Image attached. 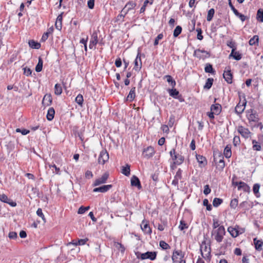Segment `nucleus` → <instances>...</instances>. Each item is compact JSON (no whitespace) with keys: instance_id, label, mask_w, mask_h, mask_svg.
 Returning <instances> with one entry per match:
<instances>
[{"instance_id":"obj_1","label":"nucleus","mask_w":263,"mask_h":263,"mask_svg":"<svg viewBox=\"0 0 263 263\" xmlns=\"http://www.w3.org/2000/svg\"><path fill=\"white\" fill-rule=\"evenodd\" d=\"M226 231L223 226H221L218 228L213 230L212 232V235L217 242H222Z\"/></svg>"},{"instance_id":"obj_2","label":"nucleus","mask_w":263,"mask_h":263,"mask_svg":"<svg viewBox=\"0 0 263 263\" xmlns=\"http://www.w3.org/2000/svg\"><path fill=\"white\" fill-rule=\"evenodd\" d=\"M170 154L175 164L180 165L183 162L184 160V157L181 154L176 153L175 149H172L170 151Z\"/></svg>"},{"instance_id":"obj_3","label":"nucleus","mask_w":263,"mask_h":263,"mask_svg":"<svg viewBox=\"0 0 263 263\" xmlns=\"http://www.w3.org/2000/svg\"><path fill=\"white\" fill-rule=\"evenodd\" d=\"M246 117L250 123H257L259 121L258 115L253 109L247 110L246 112Z\"/></svg>"},{"instance_id":"obj_4","label":"nucleus","mask_w":263,"mask_h":263,"mask_svg":"<svg viewBox=\"0 0 263 263\" xmlns=\"http://www.w3.org/2000/svg\"><path fill=\"white\" fill-rule=\"evenodd\" d=\"M200 251L202 256L205 258H208L211 254V247L210 245L203 241L200 245Z\"/></svg>"},{"instance_id":"obj_5","label":"nucleus","mask_w":263,"mask_h":263,"mask_svg":"<svg viewBox=\"0 0 263 263\" xmlns=\"http://www.w3.org/2000/svg\"><path fill=\"white\" fill-rule=\"evenodd\" d=\"M167 92L171 97L178 100L179 102H183L184 101V99L182 96L179 93V91L176 88H173L172 87L171 89L169 88L167 89Z\"/></svg>"},{"instance_id":"obj_6","label":"nucleus","mask_w":263,"mask_h":263,"mask_svg":"<svg viewBox=\"0 0 263 263\" xmlns=\"http://www.w3.org/2000/svg\"><path fill=\"white\" fill-rule=\"evenodd\" d=\"M194 55L199 59L204 60L210 57V53L204 50L196 49L194 52Z\"/></svg>"},{"instance_id":"obj_7","label":"nucleus","mask_w":263,"mask_h":263,"mask_svg":"<svg viewBox=\"0 0 263 263\" xmlns=\"http://www.w3.org/2000/svg\"><path fill=\"white\" fill-rule=\"evenodd\" d=\"M109 154L106 151H102L98 158V163L104 165L108 160Z\"/></svg>"},{"instance_id":"obj_8","label":"nucleus","mask_w":263,"mask_h":263,"mask_svg":"<svg viewBox=\"0 0 263 263\" xmlns=\"http://www.w3.org/2000/svg\"><path fill=\"white\" fill-rule=\"evenodd\" d=\"M141 54L140 51L139 50L137 57L134 61V69L136 71H139L142 67V61H141Z\"/></svg>"},{"instance_id":"obj_9","label":"nucleus","mask_w":263,"mask_h":263,"mask_svg":"<svg viewBox=\"0 0 263 263\" xmlns=\"http://www.w3.org/2000/svg\"><path fill=\"white\" fill-rule=\"evenodd\" d=\"M237 131L242 137L246 139L248 138L251 134L248 128L242 125H239L237 127Z\"/></svg>"},{"instance_id":"obj_10","label":"nucleus","mask_w":263,"mask_h":263,"mask_svg":"<svg viewBox=\"0 0 263 263\" xmlns=\"http://www.w3.org/2000/svg\"><path fill=\"white\" fill-rule=\"evenodd\" d=\"M155 153L154 148L149 146L143 150L142 155L144 158L149 159L153 156Z\"/></svg>"},{"instance_id":"obj_11","label":"nucleus","mask_w":263,"mask_h":263,"mask_svg":"<svg viewBox=\"0 0 263 263\" xmlns=\"http://www.w3.org/2000/svg\"><path fill=\"white\" fill-rule=\"evenodd\" d=\"M156 252H147L144 253H142L140 256L141 259H149L151 260H154L156 258Z\"/></svg>"},{"instance_id":"obj_12","label":"nucleus","mask_w":263,"mask_h":263,"mask_svg":"<svg viewBox=\"0 0 263 263\" xmlns=\"http://www.w3.org/2000/svg\"><path fill=\"white\" fill-rule=\"evenodd\" d=\"M108 176H109V174L108 173H105L104 174H103V175L97 179L94 183H93V185L94 186H98V185H100L101 184H103V183H105L108 178Z\"/></svg>"},{"instance_id":"obj_13","label":"nucleus","mask_w":263,"mask_h":263,"mask_svg":"<svg viewBox=\"0 0 263 263\" xmlns=\"http://www.w3.org/2000/svg\"><path fill=\"white\" fill-rule=\"evenodd\" d=\"M246 104H247V101L246 100V99H245L243 101L242 103H241L240 102L235 107V112L237 115L241 114L243 112V111L246 108Z\"/></svg>"},{"instance_id":"obj_14","label":"nucleus","mask_w":263,"mask_h":263,"mask_svg":"<svg viewBox=\"0 0 263 263\" xmlns=\"http://www.w3.org/2000/svg\"><path fill=\"white\" fill-rule=\"evenodd\" d=\"M98 43V34L96 32H93L91 35L89 47L90 49L95 48L96 45Z\"/></svg>"},{"instance_id":"obj_15","label":"nucleus","mask_w":263,"mask_h":263,"mask_svg":"<svg viewBox=\"0 0 263 263\" xmlns=\"http://www.w3.org/2000/svg\"><path fill=\"white\" fill-rule=\"evenodd\" d=\"M136 3L133 1H129L122 9V12L128 13L130 10L134 9L136 6Z\"/></svg>"},{"instance_id":"obj_16","label":"nucleus","mask_w":263,"mask_h":263,"mask_svg":"<svg viewBox=\"0 0 263 263\" xmlns=\"http://www.w3.org/2000/svg\"><path fill=\"white\" fill-rule=\"evenodd\" d=\"M182 171L179 168L177 171L175 176H174V178L172 181V184L174 186H177L178 184L179 180H181L182 178Z\"/></svg>"},{"instance_id":"obj_17","label":"nucleus","mask_w":263,"mask_h":263,"mask_svg":"<svg viewBox=\"0 0 263 263\" xmlns=\"http://www.w3.org/2000/svg\"><path fill=\"white\" fill-rule=\"evenodd\" d=\"M141 228L142 231L145 234H151L152 232V231L151 228L149 227L148 221L143 220L141 224Z\"/></svg>"},{"instance_id":"obj_18","label":"nucleus","mask_w":263,"mask_h":263,"mask_svg":"<svg viewBox=\"0 0 263 263\" xmlns=\"http://www.w3.org/2000/svg\"><path fill=\"white\" fill-rule=\"evenodd\" d=\"M112 187V185L108 184V185H103L101 186L95 188L93 190V192H101V193H105L109 190Z\"/></svg>"},{"instance_id":"obj_19","label":"nucleus","mask_w":263,"mask_h":263,"mask_svg":"<svg viewBox=\"0 0 263 263\" xmlns=\"http://www.w3.org/2000/svg\"><path fill=\"white\" fill-rule=\"evenodd\" d=\"M131 185L137 187L138 189H141L142 186L139 179L136 176L134 175L130 179Z\"/></svg>"},{"instance_id":"obj_20","label":"nucleus","mask_w":263,"mask_h":263,"mask_svg":"<svg viewBox=\"0 0 263 263\" xmlns=\"http://www.w3.org/2000/svg\"><path fill=\"white\" fill-rule=\"evenodd\" d=\"M236 48L232 49L231 52L230 54L229 58H233L234 59L239 61L242 58V55L238 51H235Z\"/></svg>"},{"instance_id":"obj_21","label":"nucleus","mask_w":263,"mask_h":263,"mask_svg":"<svg viewBox=\"0 0 263 263\" xmlns=\"http://www.w3.org/2000/svg\"><path fill=\"white\" fill-rule=\"evenodd\" d=\"M242 190L245 192L249 193L250 192V187L246 183L240 181L239 185L238 187V190Z\"/></svg>"},{"instance_id":"obj_22","label":"nucleus","mask_w":263,"mask_h":263,"mask_svg":"<svg viewBox=\"0 0 263 263\" xmlns=\"http://www.w3.org/2000/svg\"><path fill=\"white\" fill-rule=\"evenodd\" d=\"M211 111L216 115H219L221 111V106L218 103L213 104L211 106Z\"/></svg>"},{"instance_id":"obj_23","label":"nucleus","mask_w":263,"mask_h":263,"mask_svg":"<svg viewBox=\"0 0 263 263\" xmlns=\"http://www.w3.org/2000/svg\"><path fill=\"white\" fill-rule=\"evenodd\" d=\"M196 157L200 166L203 167L206 165L207 161L205 157L200 155H196Z\"/></svg>"},{"instance_id":"obj_24","label":"nucleus","mask_w":263,"mask_h":263,"mask_svg":"<svg viewBox=\"0 0 263 263\" xmlns=\"http://www.w3.org/2000/svg\"><path fill=\"white\" fill-rule=\"evenodd\" d=\"M163 79H166V81L173 88L175 87L176 83L175 80L170 75H165L163 77Z\"/></svg>"},{"instance_id":"obj_25","label":"nucleus","mask_w":263,"mask_h":263,"mask_svg":"<svg viewBox=\"0 0 263 263\" xmlns=\"http://www.w3.org/2000/svg\"><path fill=\"white\" fill-rule=\"evenodd\" d=\"M223 76L228 83L231 84L232 83L233 76L230 70L224 71Z\"/></svg>"},{"instance_id":"obj_26","label":"nucleus","mask_w":263,"mask_h":263,"mask_svg":"<svg viewBox=\"0 0 263 263\" xmlns=\"http://www.w3.org/2000/svg\"><path fill=\"white\" fill-rule=\"evenodd\" d=\"M228 231L230 233V234L233 237H236L239 235V233L238 229L237 228V226H235V227H229L228 228Z\"/></svg>"},{"instance_id":"obj_27","label":"nucleus","mask_w":263,"mask_h":263,"mask_svg":"<svg viewBox=\"0 0 263 263\" xmlns=\"http://www.w3.org/2000/svg\"><path fill=\"white\" fill-rule=\"evenodd\" d=\"M136 97V87H134L130 89L129 94L127 96L126 100L129 102L133 101Z\"/></svg>"},{"instance_id":"obj_28","label":"nucleus","mask_w":263,"mask_h":263,"mask_svg":"<svg viewBox=\"0 0 263 263\" xmlns=\"http://www.w3.org/2000/svg\"><path fill=\"white\" fill-rule=\"evenodd\" d=\"M178 256H180L181 258H183L184 253L181 251H175L173 252L172 256V260L174 262L177 261Z\"/></svg>"},{"instance_id":"obj_29","label":"nucleus","mask_w":263,"mask_h":263,"mask_svg":"<svg viewBox=\"0 0 263 263\" xmlns=\"http://www.w3.org/2000/svg\"><path fill=\"white\" fill-rule=\"evenodd\" d=\"M55 114V110L53 107H50L47 111L46 115L47 119L48 121H51L54 118Z\"/></svg>"},{"instance_id":"obj_30","label":"nucleus","mask_w":263,"mask_h":263,"mask_svg":"<svg viewBox=\"0 0 263 263\" xmlns=\"http://www.w3.org/2000/svg\"><path fill=\"white\" fill-rule=\"evenodd\" d=\"M223 154L227 158H229L232 156L231 147L229 145H227L224 148Z\"/></svg>"},{"instance_id":"obj_31","label":"nucleus","mask_w":263,"mask_h":263,"mask_svg":"<svg viewBox=\"0 0 263 263\" xmlns=\"http://www.w3.org/2000/svg\"><path fill=\"white\" fill-rule=\"evenodd\" d=\"M29 46L33 49H38L41 47V44L34 40H30L29 41Z\"/></svg>"},{"instance_id":"obj_32","label":"nucleus","mask_w":263,"mask_h":263,"mask_svg":"<svg viewBox=\"0 0 263 263\" xmlns=\"http://www.w3.org/2000/svg\"><path fill=\"white\" fill-rule=\"evenodd\" d=\"M52 102V99L50 95H46L44 96L42 103L43 104L46 106L49 105Z\"/></svg>"},{"instance_id":"obj_33","label":"nucleus","mask_w":263,"mask_h":263,"mask_svg":"<svg viewBox=\"0 0 263 263\" xmlns=\"http://www.w3.org/2000/svg\"><path fill=\"white\" fill-rule=\"evenodd\" d=\"M130 165L126 164L125 166H122L121 173L126 176H129L130 175Z\"/></svg>"},{"instance_id":"obj_34","label":"nucleus","mask_w":263,"mask_h":263,"mask_svg":"<svg viewBox=\"0 0 263 263\" xmlns=\"http://www.w3.org/2000/svg\"><path fill=\"white\" fill-rule=\"evenodd\" d=\"M204 71L206 73H210L212 74H214L215 73V70L213 69L212 65L209 63H207L205 65Z\"/></svg>"},{"instance_id":"obj_35","label":"nucleus","mask_w":263,"mask_h":263,"mask_svg":"<svg viewBox=\"0 0 263 263\" xmlns=\"http://www.w3.org/2000/svg\"><path fill=\"white\" fill-rule=\"evenodd\" d=\"M260 188V184L258 183H255L254 184L253 187V191L255 196L257 198L259 197L260 195L259 192Z\"/></svg>"},{"instance_id":"obj_36","label":"nucleus","mask_w":263,"mask_h":263,"mask_svg":"<svg viewBox=\"0 0 263 263\" xmlns=\"http://www.w3.org/2000/svg\"><path fill=\"white\" fill-rule=\"evenodd\" d=\"M253 241L255 245V247L256 250H260L263 246V241L257 240L256 238H254Z\"/></svg>"},{"instance_id":"obj_37","label":"nucleus","mask_w":263,"mask_h":263,"mask_svg":"<svg viewBox=\"0 0 263 263\" xmlns=\"http://www.w3.org/2000/svg\"><path fill=\"white\" fill-rule=\"evenodd\" d=\"M225 167V163L223 160V158L220 159L216 166V168L220 171H222L224 167Z\"/></svg>"},{"instance_id":"obj_38","label":"nucleus","mask_w":263,"mask_h":263,"mask_svg":"<svg viewBox=\"0 0 263 263\" xmlns=\"http://www.w3.org/2000/svg\"><path fill=\"white\" fill-rule=\"evenodd\" d=\"M43 61L41 57L39 58V61L35 66V71L37 72H40L42 70Z\"/></svg>"},{"instance_id":"obj_39","label":"nucleus","mask_w":263,"mask_h":263,"mask_svg":"<svg viewBox=\"0 0 263 263\" xmlns=\"http://www.w3.org/2000/svg\"><path fill=\"white\" fill-rule=\"evenodd\" d=\"M259 37L258 35H254L249 41V44L250 46L255 45L258 44Z\"/></svg>"},{"instance_id":"obj_40","label":"nucleus","mask_w":263,"mask_h":263,"mask_svg":"<svg viewBox=\"0 0 263 263\" xmlns=\"http://www.w3.org/2000/svg\"><path fill=\"white\" fill-rule=\"evenodd\" d=\"M256 19L259 22H263V10L259 9L257 12Z\"/></svg>"},{"instance_id":"obj_41","label":"nucleus","mask_w":263,"mask_h":263,"mask_svg":"<svg viewBox=\"0 0 263 263\" xmlns=\"http://www.w3.org/2000/svg\"><path fill=\"white\" fill-rule=\"evenodd\" d=\"M252 148L254 151H260L261 149V145L255 140H252Z\"/></svg>"},{"instance_id":"obj_42","label":"nucleus","mask_w":263,"mask_h":263,"mask_svg":"<svg viewBox=\"0 0 263 263\" xmlns=\"http://www.w3.org/2000/svg\"><path fill=\"white\" fill-rule=\"evenodd\" d=\"M215 13V10L213 8L210 9L208 12V15L206 17V20L210 22L211 21Z\"/></svg>"},{"instance_id":"obj_43","label":"nucleus","mask_w":263,"mask_h":263,"mask_svg":"<svg viewBox=\"0 0 263 263\" xmlns=\"http://www.w3.org/2000/svg\"><path fill=\"white\" fill-rule=\"evenodd\" d=\"M62 92V88L60 84H56L54 86V93L57 95H60Z\"/></svg>"},{"instance_id":"obj_44","label":"nucleus","mask_w":263,"mask_h":263,"mask_svg":"<svg viewBox=\"0 0 263 263\" xmlns=\"http://www.w3.org/2000/svg\"><path fill=\"white\" fill-rule=\"evenodd\" d=\"M213 82V79L212 78H208L205 82V85H204V88L206 89H209L212 86Z\"/></svg>"},{"instance_id":"obj_45","label":"nucleus","mask_w":263,"mask_h":263,"mask_svg":"<svg viewBox=\"0 0 263 263\" xmlns=\"http://www.w3.org/2000/svg\"><path fill=\"white\" fill-rule=\"evenodd\" d=\"M222 202L223 200L222 199L215 198L213 201V205L214 207H218L222 203Z\"/></svg>"},{"instance_id":"obj_46","label":"nucleus","mask_w":263,"mask_h":263,"mask_svg":"<svg viewBox=\"0 0 263 263\" xmlns=\"http://www.w3.org/2000/svg\"><path fill=\"white\" fill-rule=\"evenodd\" d=\"M75 101L79 105L82 106L84 101L83 96L81 94H79L76 98Z\"/></svg>"},{"instance_id":"obj_47","label":"nucleus","mask_w":263,"mask_h":263,"mask_svg":"<svg viewBox=\"0 0 263 263\" xmlns=\"http://www.w3.org/2000/svg\"><path fill=\"white\" fill-rule=\"evenodd\" d=\"M189 227L188 224L183 220L180 221V224L179 226V229L181 231H183L184 229H187Z\"/></svg>"},{"instance_id":"obj_48","label":"nucleus","mask_w":263,"mask_h":263,"mask_svg":"<svg viewBox=\"0 0 263 263\" xmlns=\"http://www.w3.org/2000/svg\"><path fill=\"white\" fill-rule=\"evenodd\" d=\"M182 31V28L180 26H177L176 28L175 29L174 32H173V35L174 37H177Z\"/></svg>"},{"instance_id":"obj_49","label":"nucleus","mask_w":263,"mask_h":263,"mask_svg":"<svg viewBox=\"0 0 263 263\" xmlns=\"http://www.w3.org/2000/svg\"><path fill=\"white\" fill-rule=\"evenodd\" d=\"M238 200L237 198L233 199L230 202V207L232 209H235L238 206Z\"/></svg>"},{"instance_id":"obj_50","label":"nucleus","mask_w":263,"mask_h":263,"mask_svg":"<svg viewBox=\"0 0 263 263\" xmlns=\"http://www.w3.org/2000/svg\"><path fill=\"white\" fill-rule=\"evenodd\" d=\"M36 214L42 219L44 223L46 222V219L44 214L43 213L42 210L41 208H39L37 209Z\"/></svg>"},{"instance_id":"obj_51","label":"nucleus","mask_w":263,"mask_h":263,"mask_svg":"<svg viewBox=\"0 0 263 263\" xmlns=\"http://www.w3.org/2000/svg\"><path fill=\"white\" fill-rule=\"evenodd\" d=\"M203 204L206 206L208 211H211L212 207L211 204L209 203V200L207 199H204L203 201Z\"/></svg>"},{"instance_id":"obj_52","label":"nucleus","mask_w":263,"mask_h":263,"mask_svg":"<svg viewBox=\"0 0 263 263\" xmlns=\"http://www.w3.org/2000/svg\"><path fill=\"white\" fill-rule=\"evenodd\" d=\"M159 245L164 250H167L170 248V246L163 240L160 241Z\"/></svg>"},{"instance_id":"obj_53","label":"nucleus","mask_w":263,"mask_h":263,"mask_svg":"<svg viewBox=\"0 0 263 263\" xmlns=\"http://www.w3.org/2000/svg\"><path fill=\"white\" fill-rule=\"evenodd\" d=\"M240 143V140L239 136H235L233 138V144L235 146L238 145Z\"/></svg>"},{"instance_id":"obj_54","label":"nucleus","mask_w":263,"mask_h":263,"mask_svg":"<svg viewBox=\"0 0 263 263\" xmlns=\"http://www.w3.org/2000/svg\"><path fill=\"white\" fill-rule=\"evenodd\" d=\"M163 37V35L162 33L159 34L155 38V41H154V45L156 46L159 43V41L162 39Z\"/></svg>"},{"instance_id":"obj_55","label":"nucleus","mask_w":263,"mask_h":263,"mask_svg":"<svg viewBox=\"0 0 263 263\" xmlns=\"http://www.w3.org/2000/svg\"><path fill=\"white\" fill-rule=\"evenodd\" d=\"M9 199V198L5 194L0 195V200L2 202L7 203L8 202Z\"/></svg>"},{"instance_id":"obj_56","label":"nucleus","mask_w":263,"mask_h":263,"mask_svg":"<svg viewBox=\"0 0 263 263\" xmlns=\"http://www.w3.org/2000/svg\"><path fill=\"white\" fill-rule=\"evenodd\" d=\"M197 32V38L199 40H202L203 39V36L202 35V31L201 28H197L196 29Z\"/></svg>"},{"instance_id":"obj_57","label":"nucleus","mask_w":263,"mask_h":263,"mask_svg":"<svg viewBox=\"0 0 263 263\" xmlns=\"http://www.w3.org/2000/svg\"><path fill=\"white\" fill-rule=\"evenodd\" d=\"M24 70V74L27 76H29L31 75L32 71L28 67H25L23 68Z\"/></svg>"},{"instance_id":"obj_58","label":"nucleus","mask_w":263,"mask_h":263,"mask_svg":"<svg viewBox=\"0 0 263 263\" xmlns=\"http://www.w3.org/2000/svg\"><path fill=\"white\" fill-rule=\"evenodd\" d=\"M211 190L210 188V186L209 185H205L204 186V190H203V193L205 195H208L211 193Z\"/></svg>"},{"instance_id":"obj_59","label":"nucleus","mask_w":263,"mask_h":263,"mask_svg":"<svg viewBox=\"0 0 263 263\" xmlns=\"http://www.w3.org/2000/svg\"><path fill=\"white\" fill-rule=\"evenodd\" d=\"M235 15L238 17L242 22H244L247 18L245 15L239 13L238 11L237 12V13H235Z\"/></svg>"},{"instance_id":"obj_60","label":"nucleus","mask_w":263,"mask_h":263,"mask_svg":"<svg viewBox=\"0 0 263 263\" xmlns=\"http://www.w3.org/2000/svg\"><path fill=\"white\" fill-rule=\"evenodd\" d=\"M88 240V239L87 238L79 239L77 243L76 244H78L79 246L84 245Z\"/></svg>"},{"instance_id":"obj_61","label":"nucleus","mask_w":263,"mask_h":263,"mask_svg":"<svg viewBox=\"0 0 263 263\" xmlns=\"http://www.w3.org/2000/svg\"><path fill=\"white\" fill-rule=\"evenodd\" d=\"M213 230H215V229H217V228H218L219 227H220L219 226V221L218 220L216 219H213Z\"/></svg>"},{"instance_id":"obj_62","label":"nucleus","mask_w":263,"mask_h":263,"mask_svg":"<svg viewBox=\"0 0 263 263\" xmlns=\"http://www.w3.org/2000/svg\"><path fill=\"white\" fill-rule=\"evenodd\" d=\"M17 233L15 232H10L9 233V237L10 239H16L17 238Z\"/></svg>"},{"instance_id":"obj_63","label":"nucleus","mask_w":263,"mask_h":263,"mask_svg":"<svg viewBox=\"0 0 263 263\" xmlns=\"http://www.w3.org/2000/svg\"><path fill=\"white\" fill-rule=\"evenodd\" d=\"M95 5V0H88L87 5L89 9H93Z\"/></svg>"},{"instance_id":"obj_64","label":"nucleus","mask_w":263,"mask_h":263,"mask_svg":"<svg viewBox=\"0 0 263 263\" xmlns=\"http://www.w3.org/2000/svg\"><path fill=\"white\" fill-rule=\"evenodd\" d=\"M115 65L117 67H120L122 65V61L120 58H117L115 61Z\"/></svg>"}]
</instances>
